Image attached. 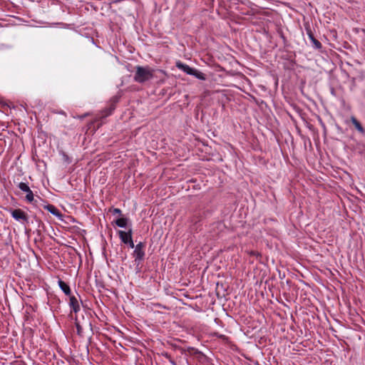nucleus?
Segmentation results:
<instances>
[{
	"label": "nucleus",
	"mask_w": 365,
	"mask_h": 365,
	"mask_svg": "<svg viewBox=\"0 0 365 365\" xmlns=\"http://www.w3.org/2000/svg\"><path fill=\"white\" fill-rule=\"evenodd\" d=\"M125 245H128L130 248H135V247L133 240V237L129 239V242L125 243Z\"/></svg>",
	"instance_id": "obj_17"
},
{
	"label": "nucleus",
	"mask_w": 365,
	"mask_h": 365,
	"mask_svg": "<svg viewBox=\"0 0 365 365\" xmlns=\"http://www.w3.org/2000/svg\"><path fill=\"white\" fill-rule=\"evenodd\" d=\"M128 220L125 217H120L115 221V224L119 227H126Z\"/></svg>",
	"instance_id": "obj_13"
},
{
	"label": "nucleus",
	"mask_w": 365,
	"mask_h": 365,
	"mask_svg": "<svg viewBox=\"0 0 365 365\" xmlns=\"http://www.w3.org/2000/svg\"><path fill=\"white\" fill-rule=\"evenodd\" d=\"M46 210H48L49 212H51L52 215L58 217H62V214L61 213V212L59 211V210L58 208H56L54 205H48L45 207Z\"/></svg>",
	"instance_id": "obj_11"
},
{
	"label": "nucleus",
	"mask_w": 365,
	"mask_h": 365,
	"mask_svg": "<svg viewBox=\"0 0 365 365\" xmlns=\"http://www.w3.org/2000/svg\"><path fill=\"white\" fill-rule=\"evenodd\" d=\"M117 100H113L110 105L106 108L104 110L102 111L101 118H106L112 114L113 111L115 109V103Z\"/></svg>",
	"instance_id": "obj_7"
},
{
	"label": "nucleus",
	"mask_w": 365,
	"mask_h": 365,
	"mask_svg": "<svg viewBox=\"0 0 365 365\" xmlns=\"http://www.w3.org/2000/svg\"><path fill=\"white\" fill-rule=\"evenodd\" d=\"M113 214H122V211L119 208H115L113 211Z\"/></svg>",
	"instance_id": "obj_18"
},
{
	"label": "nucleus",
	"mask_w": 365,
	"mask_h": 365,
	"mask_svg": "<svg viewBox=\"0 0 365 365\" xmlns=\"http://www.w3.org/2000/svg\"><path fill=\"white\" fill-rule=\"evenodd\" d=\"M76 329H77V334L78 335H81L83 333V328L81 327V326L77 321L76 322Z\"/></svg>",
	"instance_id": "obj_16"
},
{
	"label": "nucleus",
	"mask_w": 365,
	"mask_h": 365,
	"mask_svg": "<svg viewBox=\"0 0 365 365\" xmlns=\"http://www.w3.org/2000/svg\"><path fill=\"white\" fill-rule=\"evenodd\" d=\"M69 297V306L75 313H77L80 310V304L78 303V300L73 295L71 294Z\"/></svg>",
	"instance_id": "obj_6"
},
{
	"label": "nucleus",
	"mask_w": 365,
	"mask_h": 365,
	"mask_svg": "<svg viewBox=\"0 0 365 365\" xmlns=\"http://www.w3.org/2000/svg\"><path fill=\"white\" fill-rule=\"evenodd\" d=\"M11 216L18 221L27 222V214L21 209H14L11 211Z\"/></svg>",
	"instance_id": "obj_3"
},
{
	"label": "nucleus",
	"mask_w": 365,
	"mask_h": 365,
	"mask_svg": "<svg viewBox=\"0 0 365 365\" xmlns=\"http://www.w3.org/2000/svg\"><path fill=\"white\" fill-rule=\"evenodd\" d=\"M164 356H165V358L169 361V362L172 365H176L177 364V363L174 361V359L171 357V356L170 354H168V353H165L164 354Z\"/></svg>",
	"instance_id": "obj_15"
},
{
	"label": "nucleus",
	"mask_w": 365,
	"mask_h": 365,
	"mask_svg": "<svg viewBox=\"0 0 365 365\" xmlns=\"http://www.w3.org/2000/svg\"><path fill=\"white\" fill-rule=\"evenodd\" d=\"M18 187L21 190H22L23 192H25L26 193V200L29 202H31L34 200V193L26 183H25V182L19 183Z\"/></svg>",
	"instance_id": "obj_4"
},
{
	"label": "nucleus",
	"mask_w": 365,
	"mask_h": 365,
	"mask_svg": "<svg viewBox=\"0 0 365 365\" xmlns=\"http://www.w3.org/2000/svg\"><path fill=\"white\" fill-rule=\"evenodd\" d=\"M351 121L359 132H360L361 133H365V130L362 127L361 124L359 123V121H358V120L355 117L352 116L351 118Z\"/></svg>",
	"instance_id": "obj_12"
},
{
	"label": "nucleus",
	"mask_w": 365,
	"mask_h": 365,
	"mask_svg": "<svg viewBox=\"0 0 365 365\" xmlns=\"http://www.w3.org/2000/svg\"><path fill=\"white\" fill-rule=\"evenodd\" d=\"M307 32L309 38L310 39L311 42L312 43V46L317 49H320L322 47V43L317 39L315 38L312 31L310 29H309L307 31Z\"/></svg>",
	"instance_id": "obj_8"
},
{
	"label": "nucleus",
	"mask_w": 365,
	"mask_h": 365,
	"mask_svg": "<svg viewBox=\"0 0 365 365\" xmlns=\"http://www.w3.org/2000/svg\"><path fill=\"white\" fill-rule=\"evenodd\" d=\"M155 70L151 67L146 66H135V72L133 79L138 83H143L153 78Z\"/></svg>",
	"instance_id": "obj_1"
},
{
	"label": "nucleus",
	"mask_w": 365,
	"mask_h": 365,
	"mask_svg": "<svg viewBox=\"0 0 365 365\" xmlns=\"http://www.w3.org/2000/svg\"><path fill=\"white\" fill-rule=\"evenodd\" d=\"M176 66L178 68L181 69L187 74L192 76L195 68H191L188 65L182 63L181 62L177 63Z\"/></svg>",
	"instance_id": "obj_9"
},
{
	"label": "nucleus",
	"mask_w": 365,
	"mask_h": 365,
	"mask_svg": "<svg viewBox=\"0 0 365 365\" xmlns=\"http://www.w3.org/2000/svg\"><path fill=\"white\" fill-rule=\"evenodd\" d=\"M145 243L143 242H140L138 243L135 247V250L133 252V257H134L135 262L138 265L140 263H141L145 256Z\"/></svg>",
	"instance_id": "obj_2"
},
{
	"label": "nucleus",
	"mask_w": 365,
	"mask_h": 365,
	"mask_svg": "<svg viewBox=\"0 0 365 365\" xmlns=\"http://www.w3.org/2000/svg\"><path fill=\"white\" fill-rule=\"evenodd\" d=\"M118 236L121 240V242L124 244L129 242V239L132 238L133 236V230L130 228L127 232L123 230L118 231Z\"/></svg>",
	"instance_id": "obj_5"
},
{
	"label": "nucleus",
	"mask_w": 365,
	"mask_h": 365,
	"mask_svg": "<svg viewBox=\"0 0 365 365\" xmlns=\"http://www.w3.org/2000/svg\"><path fill=\"white\" fill-rule=\"evenodd\" d=\"M192 76L202 81L206 80V75L195 68L194 70Z\"/></svg>",
	"instance_id": "obj_14"
},
{
	"label": "nucleus",
	"mask_w": 365,
	"mask_h": 365,
	"mask_svg": "<svg viewBox=\"0 0 365 365\" xmlns=\"http://www.w3.org/2000/svg\"><path fill=\"white\" fill-rule=\"evenodd\" d=\"M58 286L61 288V289L63 292V293L67 295L70 296L71 294V290L68 284H66L65 282H63L61 279H59L58 282Z\"/></svg>",
	"instance_id": "obj_10"
}]
</instances>
